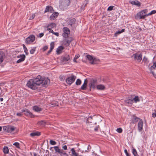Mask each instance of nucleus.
Instances as JSON below:
<instances>
[{
    "mask_svg": "<svg viewBox=\"0 0 156 156\" xmlns=\"http://www.w3.org/2000/svg\"><path fill=\"white\" fill-rule=\"evenodd\" d=\"M121 31L120 30H119L117 32H116L114 34V35H115V36H116L117 35V34H120L121 33Z\"/></svg>",
    "mask_w": 156,
    "mask_h": 156,
    "instance_id": "nucleus-47",
    "label": "nucleus"
},
{
    "mask_svg": "<svg viewBox=\"0 0 156 156\" xmlns=\"http://www.w3.org/2000/svg\"><path fill=\"white\" fill-rule=\"evenodd\" d=\"M44 35V34L43 33H41L39 34V37L40 38L42 37Z\"/></svg>",
    "mask_w": 156,
    "mask_h": 156,
    "instance_id": "nucleus-59",
    "label": "nucleus"
},
{
    "mask_svg": "<svg viewBox=\"0 0 156 156\" xmlns=\"http://www.w3.org/2000/svg\"><path fill=\"white\" fill-rule=\"evenodd\" d=\"M35 51V49L34 48H32L30 51V53L31 54H33Z\"/></svg>",
    "mask_w": 156,
    "mask_h": 156,
    "instance_id": "nucleus-45",
    "label": "nucleus"
},
{
    "mask_svg": "<svg viewBox=\"0 0 156 156\" xmlns=\"http://www.w3.org/2000/svg\"><path fill=\"white\" fill-rule=\"evenodd\" d=\"M64 48L62 46H60L57 49L56 51L57 54H59L62 52V50H63Z\"/></svg>",
    "mask_w": 156,
    "mask_h": 156,
    "instance_id": "nucleus-23",
    "label": "nucleus"
},
{
    "mask_svg": "<svg viewBox=\"0 0 156 156\" xmlns=\"http://www.w3.org/2000/svg\"><path fill=\"white\" fill-rule=\"evenodd\" d=\"M54 12V10L53 8L50 6H46L44 10V12H49L50 13H53Z\"/></svg>",
    "mask_w": 156,
    "mask_h": 156,
    "instance_id": "nucleus-15",
    "label": "nucleus"
},
{
    "mask_svg": "<svg viewBox=\"0 0 156 156\" xmlns=\"http://www.w3.org/2000/svg\"><path fill=\"white\" fill-rule=\"evenodd\" d=\"M143 121L142 119L140 120L138 124V129L139 131H141L143 129Z\"/></svg>",
    "mask_w": 156,
    "mask_h": 156,
    "instance_id": "nucleus-13",
    "label": "nucleus"
},
{
    "mask_svg": "<svg viewBox=\"0 0 156 156\" xmlns=\"http://www.w3.org/2000/svg\"><path fill=\"white\" fill-rule=\"evenodd\" d=\"M50 83V80L48 78H42L41 76L38 75L35 78L29 80L27 85L28 87L34 90L41 84L43 87H46Z\"/></svg>",
    "mask_w": 156,
    "mask_h": 156,
    "instance_id": "nucleus-1",
    "label": "nucleus"
},
{
    "mask_svg": "<svg viewBox=\"0 0 156 156\" xmlns=\"http://www.w3.org/2000/svg\"><path fill=\"white\" fill-rule=\"evenodd\" d=\"M99 62V59L94 58L92 61L91 62H90V63L92 64H95L98 63Z\"/></svg>",
    "mask_w": 156,
    "mask_h": 156,
    "instance_id": "nucleus-24",
    "label": "nucleus"
},
{
    "mask_svg": "<svg viewBox=\"0 0 156 156\" xmlns=\"http://www.w3.org/2000/svg\"><path fill=\"white\" fill-rule=\"evenodd\" d=\"M156 13V11L155 10H153L152 11L148 13L147 14V16L151 15L152 14H154Z\"/></svg>",
    "mask_w": 156,
    "mask_h": 156,
    "instance_id": "nucleus-39",
    "label": "nucleus"
},
{
    "mask_svg": "<svg viewBox=\"0 0 156 156\" xmlns=\"http://www.w3.org/2000/svg\"><path fill=\"white\" fill-rule=\"evenodd\" d=\"M147 10L145 9L138 12L135 16L136 19H144L147 16Z\"/></svg>",
    "mask_w": 156,
    "mask_h": 156,
    "instance_id": "nucleus-2",
    "label": "nucleus"
},
{
    "mask_svg": "<svg viewBox=\"0 0 156 156\" xmlns=\"http://www.w3.org/2000/svg\"><path fill=\"white\" fill-rule=\"evenodd\" d=\"M149 60L147 57L145 56H144V58H143L142 60V62L144 63V65L147 66L149 63Z\"/></svg>",
    "mask_w": 156,
    "mask_h": 156,
    "instance_id": "nucleus-26",
    "label": "nucleus"
},
{
    "mask_svg": "<svg viewBox=\"0 0 156 156\" xmlns=\"http://www.w3.org/2000/svg\"><path fill=\"white\" fill-rule=\"evenodd\" d=\"M35 15L34 14H32V15L30 16L29 18V20H32L35 17Z\"/></svg>",
    "mask_w": 156,
    "mask_h": 156,
    "instance_id": "nucleus-49",
    "label": "nucleus"
},
{
    "mask_svg": "<svg viewBox=\"0 0 156 156\" xmlns=\"http://www.w3.org/2000/svg\"><path fill=\"white\" fill-rule=\"evenodd\" d=\"M62 148L65 150H67V146L66 145H65L62 147Z\"/></svg>",
    "mask_w": 156,
    "mask_h": 156,
    "instance_id": "nucleus-54",
    "label": "nucleus"
},
{
    "mask_svg": "<svg viewBox=\"0 0 156 156\" xmlns=\"http://www.w3.org/2000/svg\"><path fill=\"white\" fill-rule=\"evenodd\" d=\"M5 57V55L3 52L0 51V64L3 61Z\"/></svg>",
    "mask_w": 156,
    "mask_h": 156,
    "instance_id": "nucleus-21",
    "label": "nucleus"
},
{
    "mask_svg": "<svg viewBox=\"0 0 156 156\" xmlns=\"http://www.w3.org/2000/svg\"><path fill=\"white\" fill-rule=\"evenodd\" d=\"M92 118L91 116L89 117L87 119V122L88 123H91L92 122L91 121Z\"/></svg>",
    "mask_w": 156,
    "mask_h": 156,
    "instance_id": "nucleus-37",
    "label": "nucleus"
},
{
    "mask_svg": "<svg viewBox=\"0 0 156 156\" xmlns=\"http://www.w3.org/2000/svg\"><path fill=\"white\" fill-rule=\"evenodd\" d=\"M73 40V38L72 37H69L65 39V41L66 42L67 45L69 46L70 42Z\"/></svg>",
    "mask_w": 156,
    "mask_h": 156,
    "instance_id": "nucleus-22",
    "label": "nucleus"
},
{
    "mask_svg": "<svg viewBox=\"0 0 156 156\" xmlns=\"http://www.w3.org/2000/svg\"><path fill=\"white\" fill-rule=\"evenodd\" d=\"M94 130L95 131H98V127H96L94 129Z\"/></svg>",
    "mask_w": 156,
    "mask_h": 156,
    "instance_id": "nucleus-61",
    "label": "nucleus"
},
{
    "mask_svg": "<svg viewBox=\"0 0 156 156\" xmlns=\"http://www.w3.org/2000/svg\"><path fill=\"white\" fill-rule=\"evenodd\" d=\"M120 31H121V33H122V32H124V31H125V29H122L121 30H120Z\"/></svg>",
    "mask_w": 156,
    "mask_h": 156,
    "instance_id": "nucleus-63",
    "label": "nucleus"
},
{
    "mask_svg": "<svg viewBox=\"0 0 156 156\" xmlns=\"http://www.w3.org/2000/svg\"><path fill=\"white\" fill-rule=\"evenodd\" d=\"M34 156H37V154L36 153H34Z\"/></svg>",
    "mask_w": 156,
    "mask_h": 156,
    "instance_id": "nucleus-64",
    "label": "nucleus"
},
{
    "mask_svg": "<svg viewBox=\"0 0 156 156\" xmlns=\"http://www.w3.org/2000/svg\"><path fill=\"white\" fill-rule=\"evenodd\" d=\"M45 122L42 120L38 121L37 123V124L39 126H42L44 125L45 124Z\"/></svg>",
    "mask_w": 156,
    "mask_h": 156,
    "instance_id": "nucleus-35",
    "label": "nucleus"
},
{
    "mask_svg": "<svg viewBox=\"0 0 156 156\" xmlns=\"http://www.w3.org/2000/svg\"><path fill=\"white\" fill-rule=\"evenodd\" d=\"M22 112H24L25 115L26 116L30 117L31 118H33L34 117V116L32 113L30 112L29 110L26 108H24L23 109Z\"/></svg>",
    "mask_w": 156,
    "mask_h": 156,
    "instance_id": "nucleus-9",
    "label": "nucleus"
},
{
    "mask_svg": "<svg viewBox=\"0 0 156 156\" xmlns=\"http://www.w3.org/2000/svg\"><path fill=\"white\" fill-rule=\"evenodd\" d=\"M48 30L49 31V32L51 33H52V34H53V32H54L53 30H52L51 28H48Z\"/></svg>",
    "mask_w": 156,
    "mask_h": 156,
    "instance_id": "nucleus-51",
    "label": "nucleus"
},
{
    "mask_svg": "<svg viewBox=\"0 0 156 156\" xmlns=\"http://www.w3.org/2000/svg\"><path fill=\"white\" fill-rule=\"evenodd\" d=\"M134 95H133L132 96V100L133 101H134L135 102H139L140 101V100L139 99V97L138 96H135L134 98L133 97Z\"/></svg>",
    "mask_w": 156,
    "mask_h": 156,
    "instance_id": "nucleus-30",
    "label": "nucleus"
},
{
    "mask_svg": "<svg viewBox=\"0 0 156 156\" xmlns=\"http://www.w3.org/2000/svg\"><path fill=\"white\" fill-rule=\"evenodd\" d=\"M54 148L56 152L58 154L62 153V150L59 149L58 146H55L53 147Z\"/></svg>",
    "mask_w": 156,
    "mask_h": 156,
    "instance_id": "nucleus-25",
    "label": "nucleus"
},
{
    "mask_svg": "<svg viewBox=\"0 0 156 156\" xmlns=\"http://www.w3.org/2000/svg\"><path fill=\"white\" fill-rule=\"evenodd\" d=\"M76 78V76L74 75H71L68 77L66 80V82L69 85H71L73 83Z\"/></svg>",
    "mask_w": 156,
    "mask_h": 156,
    "instance_id": "nucleus-5",
    "label": "nucleus"
},
{
    "mask_svg": "<svg viewBox=\"0 0 156 156\" xmlns=\"http://www.w3.org/2000/svg\"><path fill=\"white\" fill-rule=\"evenodd\" d=\"M56 27V25L55 23H51L48 24L47 26V28H55Z\"/></svg>",
    "mask_w": 156,
    "mask_h": 156,
    "instance_id": "nucleus-31",
    "label": "nucleus"
},
{
    "mask_svg": "<svg viewBox=\"0 0 156 156\" xmlns=\"http://www.w3.org/2000/svg\"><path fill=\"white\" fill-rule=\"evenodd\" d=\"M140 119L137 117H136L135 116H133V117L132 121L133 123H136L139 120H140Z\"/></svg>",
    "mask_w": 156,
    "mask_h": 156,
    "instance_id": "nucleus-27",
    "label": "nucleus"
},
{
    "mask_svg": "<svg viewBox=\"0 0 156 156\" xmlns=\"http://www.w3.org/2000/svg\"><path fill=\"white\" fill-rule=\"evenodd\" d=\"M16 115L20 117H22L23 116V114L21 112L17 113Z\"/></svg>",
    "mask_w": 156,
    "mask_h": 156,
    "instance_id": "nucleus-53",
    "label": "nucleus"
},
{
    "mask_svg": "<svg viewBox=\"0 0 156 156\" xmlns=\"http://www.w3.org/2000/svg\"><path fill=\"white\" fill-rule=\"evenodd\" d=\"M35 40V37L33 35H30L26 39L25 42L27 44L33 42Z\"/></svg>",
    "mask_w": 156,
    "mask_h": 156,
    "instance_id": "nucleus-4",
    "label": "nucleus"
},
{
    "mask_svg": "<svg viewBox=\"0 0 156 156\" xmlns=\"http://www.w3.org/2000/svg\"><path fill=\"white\" fill-rule=\"evenodd\" d=\"M48 48V46H45L43 48V51H45Z\"/></svg>",
    "mask_w": 156,
    "mask_h": 156,
    "instance_id": "nucleus-52",
    "label": "nucleus"
},
{
    "mask_svg": "<svg viewBox=\"0 0 156 156\" xmlns=\"http://www.w3.org/2000/svg\"><path fill=\"white\" fill-rule=\"evenodd\" d=\"M13 145L15 146L16 147L18 148H20V144L18 142H15L13 143Z\"/></svg>",
    "mask_w": 156,
    "mask_h": 156,
    "instance_id": "nucleus-41",
    "label": "nucleus"
},
{
    "mask_svg": "<svg viewBox=\"0 0 156 156\" xmlns=\"http://www.w3.org/2000/svg\"><path fill=\"white\" fill-rule=\"evenodd\" d=\"M125 102L126 105L127 104L128 105H131L133 102L132 100V97H129L125 100Z\"/></svg>",
    "mask_w": 156,
    "mask_h": 156,
    "instance_id": "nucleus-12",
    "label": "nucleus"
},
{
    "mask_svg": "<svg viewBox=\"0 0 156 156\" xmlns=\"http://www.w3.org/2000/svg\"><path fill=\"white\" fill-rule=\"evenodd\" d=\"M3 151L5 154H7L9 152V150L8 147L6 146L4 147L3 149Z\"/></svg>",
    "mask_w": 156,
    "mask_h": 156,
    "instance_id": "nucleus-32",
    "label": "nucleus"
},
{
    "mask_svg": "<svg viewBox=\"0 0 156 156\" xmlns=\"http://www.w3.org/2000/svg\"><path fill=\"white\" fill-rule=\"evenodd\" d=\"M142 54L136 53L132 55V57L133 58L134 60L139 63L142 60Z\"/></svg>",
    "mask_w": 156,
    "mask_h": 156,
    "instance_id": "nucleus-3",
    "label": "nucleus"
},
{
    "mask_svg": "<svg viewBox=\"0 0 156 156\" xmlns=\"http://www.w3.org/2000/svg\"><path fill=\"white\" fill-rule=\"evenodd\" d=\"M76 20L75 18L71 19L69 21V24L72 26L73 24L75 23Z\"/></svg>",
    "mask_w": 156,
    "mask_h": 156,
    "instance_id": "nucleus-33",
    "label": "nucleus"
},
{
    "mask_svg": "<svg viewBox=\"0 0 156 156\" xmlns=\"http://www.w3.org/2000/svg\"><path fill=\"white\" fill-rule=\"evenodd\" d=\"M86 57L87 59L90 62H91L92 61L94 58L92 56L90 55H87L86 56Z\"/></svg>",
    "mask_w": 156,
    "mask_h": 156,
    "instance_id": "nucleus-34",
    "label": "nucleus"
},
{
    "mask_svg": "<svg viewBox=\"0 0 156 156\" xmlns=\"http://www.w3.org/2000/svg\"><path fill=\"white\" fill-rule=\"evenodd\" d=\"M54 42H51L50 44V49L53 50L54 47Z\"/></svg>",
    "mask_w": 156,
    "mask_h": 156,
    "instance_id": "nucleus-44",
    "label": "nucleus"
},
{
    "mask_svg": "<svg viewBox=\"0 0 156 156\" xmlns=\"http://www.w3.org/2000/svg\"><path fill=\"white\" fill-rule=\"evenodd\" d=\"M64 33L62 34L63 36L65 37H67L68 35L70 33V31L69 29L67 27H64L63 29Z\"/></svg>",
    "mask_w": 156,
    "mask_h": 156,
    "instance_id": "nucleus-10",
    "label": "nucleus"
},
{
    "mask_svg": "<svg viewBox=\"0 0 156 156\" xmlns=\"http://www.w3.org/2000/svg\"><path fill=\"white\" fill-rule=\"evenodd\" d=\"M97 80L96 79L91 80L90 83L89 84V86L90 88V90H91V88L94 89L95 87V86H97Z\"/></svg>",
    "mask_w": 156,
    "mask_h": 156,
    "instance_id": "nucleus-7",
    "label": "nucleus"
},
{
    "mask_svg": "<svg viewBox=\"0 0 156 156\" xmlns=\"http://www.w3.org/2000/svg\"><path fill=\"white\" fill-rule=\"evenodd\" d=\"M81 81L80 79H77L76 82V84L77 85H80L81 84Z\"/></svg>",
    "mask_w": 156,
    "mask_h": 156,
    "instance_id": "nucleus-38",
    "label": "nucleus"
},
{
    "mask_svg": "<svg viewBox=\"0 0 156 156\" xmlns=\"http://www.w3.org/2000/svg\"><path fill=\"white\" fill-rule=\"evenodd\" d=\"M70 57L69 55H66L62 57V61L63 62H66L70 60Z\"/></svg>",
    "mask_w": 156,
    "mask_h": 156,
    "instance_id": "nucleus-19",
    "label": "nucleus"
},
{
    "mask_svg": "<svg viewBox=\"0 0 156 156\" xmlns=\"http://www.w3.org/2000/svg\"><path fill=\"white\" fill-rule=\"evenodd\" d=\"M129 3L132 5H136L138 7H140L141 5L140 2L136 0H130L129 1Z\"/></svg>",
    "mask_w": 156,
    "mask_h": 156,
    "instance_id": "nucleus-11",
    "label": "nucleus"
},
{
    "mask_svg": "<svg viewBox=\"0 0 156 156\" xmlns=\"http://www.w3.org/2000/svg\"><path fill=\"white\" fill-rule=\"evenodd\" d=\"M97 89L99 90H104L105 88V87L104 85L102 84H99L96 86Z\"/></svg>",
    "mask_w": 156,
    "mask_h": 156,
    "instance_id": "nucleus-29",
    "label": "nucleus"
},
{
    "mask_svg": "<svg viewBox=\"0 0 156 156\" xmlns=\"http://www.w3.org/2000/svg\"><path fill=\"white\" fill-rule=\"evenodd\" d=\"M58 15V13L57 12H53L50 17V20H53L56 17H57Z\"/></svg>",
    "mask_w": 156,
    "mask_h": 156,
    "instance_id": "nucleus-17",
    "label": "nucleus"
},
{
    "mask_svg": "<svg viewBox=\"0 0 156 156\" xmlns=\"http://www.w3.org/2000/svg\"><path fill=\"white\" fill-rule=\"evenodd\" d=\"M91 148V147L90 145H88L87 147V149L88 150H89V149H90Z\"/></svg>",
    "mask_w": 156,
    "mask_h": 156,
    "instance_id": "nucleus-62",
    "label": "nucleus"
},
{
    "mask_svg": "<svg viewBox=\"0 0 156 156\" xmlns=\"http://www.w3.org/2000/svg\"><path fill=\"white\" fill-rule=\"evenodd\" d=\"M15 129V128L13 126H7L3 127V130L9 133H11L13 132Z\"/></svg>",
    "mask_w": 156,
    "mask_h": 156,
    "instance_id": "nucleus-6",
    "label": "nucleus"
},
{
    "mask_svg": "<svg viewBox=\"0 0 156 156\" xmlns=\"http://www.w3.org/2000/svg\"><path fill=\"white\" fill-rule=\"evenodd\" d=\"M87 79L85 80L83 84L81 87V90H86L87 87Z\"/></svg>",
    "mask_w": 156,
    "mask_h": 156,
    "instance_id": "nucleus-20",
    "label": "nucleus"
},
{
    "mask_svg": "<svg viewBox=\"0 0 156 156\" xmlns=\"http://www.w3.org/2000/svg\"><path fill=\"white\" fill-rule=\"evenodd\" d=\"M33 109L37 112H39L43 110V108L37 105L34 106L33 107Z\"/></svg>",
    "mask_w": 156,
    "mask_h": 156,
    "instance_id": "nucleus-18",
    "label": "nucleus"
},
{
    "mask_svg": "<svg viewBox=\"0 0 156 156\" xmlns=\"http://www.w3.org/2000/svg\"><path fill=\"white\" fill-rule=\"evenodd\" d=\"M23 49H24V52L27 51L28 50H27V48H26V47H24Z\"/></svg>",
    "mask_w": 156,
    "mask_h": 156,
    "instance_id": "nucleus-60",
    "label": "nucleus"
},
{
    "mask_svg": "<svg viewBox=\"0 0 156 156\" xmlns=\"http://www.w3.org/2000/svg\"><path fill=\"white\" fill-rule=\"evenodd\" d=\"M113 7H114L113 6H110L108 7L107 10L108 11H111L113 9Z\"/></svg>",
    "mask_w": 156,
    "mask_h": 156,
    "instance_id": "nucleus-48",
    "label": "nucleus"
},
{
    "mask_svg": "<svg viewBox=\"0 0 156 156\" xmlns=\"http://www.w3.org/2000/svg\"><path fill=\"white\" fill-rule=\"evenodd\" d=\"M132 152L134 156H136V155L137 154V152L136 151L135 149H133Z\"/></svg>",
    "mask_w": 156,
    "mask_h": 156,
    "instance_id": "nucleus-42",
    "label": "nucleus"
},
{
    "mask_svg": "<svg viewBox=\"0 0 156 156\" xmlns=\"http://www.w3.org/2000/svg\"><path fill=\"white\" fill-rule=\"evenodd\" d=\"M71 151L72 152V156H79V154L76 152L75 149L74 148H72L71 149Z\"/></svg>",
    "mask_w": 156,
    "mask_h": 156,
    "instance_id": "nucleus-28",
    "label": "nucleus"
},
{
    "mask_svg": "<svg viewBox=\"0 0 156 156\" xmlns=\"http://www.w3.org/2000/svg\"><path fill=\"white\" fill-rule=\"evenodd\" d=\"M122 129L121 128H117L116 130V131L119 133H121L122 132Z\"/></svg>",
    "mask_w": 156,
    "mask_h": 156,
    "instance_id": "nucleus-46",
    "label": "nucleus"
},
{
    "mask_svg": "<svg viewBox=\"0 0 156 156\" xmlns=\"http://www.w3.org/2000/svg\"><path fill=\"white\" fill-rule=\"evenodd\" d=\"M80 55H76L75 57L74 58V60L75 59H78Z\"/></svg>",
    "mask_w": 156,
    "mask_h": 156,
    "instance_id": "nucleus-56",
    "label": "nucleus"
},
{
    "mask_svg": "<svg viewBox=\"0 0 156 156\" xmlns=\"http://www.w3.org/2000/svg\"><path fill=\"white\" fill-rule=\"evenodd\" d=\"M17 57L18 58H20L16 62L17 63H19L24 60L26 56L24 55L23 54L20 55V56H18Z\"/></svg>",
    "mask_w": 156,
    "mask_h": 156,
    "instance_id": "nucleus-16",
    "label": "nucleus"
},
{
    "mask_svg": "<svg viewBox=\"0 0 156 156\" xmlns=\"http://www.w3.org/2000/svg\"><path fill=\"white\" fill-rule=\"evenodd\" d=\"M152 116L154 118H155L156 117V111H155V113H152Z\"/></svg>",
    "mask_w": 156,
    "mask_h": 156,
    "instance_id": "nucleus-55",
    "label": "nucleus"
},
{
    "mask_svg": "<svg viewBox=\"0 0 156 156\" xmlns=\"http://www.w3.org/2000/svg\"><path fill=\"white\" fill-rule=\"evenodd\" d=\"M41 134V132L38 131H34L31 133L30 134V135L31 137H34L35 136H39Z\"/></svg>",
    "mask_w": 156,
    "mask_h": 156,
    "instance_id": "nucleus-14",
    "label": "nucleus"
},
{
    "mask_svg": "<svg viewBox=\"0 0 156 156\" xmlns=\"http://www.w3.org/2000/svg\"><path fill=\"white\" fill-rule=\"evenodd\" d=\"M50 143L51 144L53 145H56V142L55 141L52 140H50Z\"/></svg>",
    "mask_w": 156,
    "mask_h": 156,
    "instance_id": "nucleus-43",
    "label": "nucleus"
},
{
    "mask_svg": "<svg viewBox=\"0 0 156 156\" xmlns=\"http://www.w3.org/2000/svg\"><path fill=\"white\" fill-rule=\"evenodd\" d=\"M52 50L51 49H50L49 51H48L47 53V55H49L50 53H51V52L52 51Z\"/></svg>",
    "mask_w": 156,
    "mask_h": 156,
    "instance_id": "nucleus-58",
    "label": "nucleus"
},
{
    "mask_svg": "<svg viewBox=\"0 0 156 156\" xmlns=\"http://www.w3.org/2000/svg\"><path fill=\"white\" fill-rule=\"evenodd\" d=\"M53 34H54L58 37V36L59 35V33L58 32H53Z\"/></svg>",
    "mask_w": 156,
    "mask_h": 156,
    "instance_id": "nucleus-57",
    "label": "nucleus"
},
{
    "mask_svg": "<svg viewBox=\"0 0 156 156\" xmlns=\"http://www.w3.org/2000/svg\"><path fill=\"white\" fill-rule=\"evenodd\" d=\"M156 68V62H154V64L153 66H151L150 68V69L151 70L152 69H155Z\"/></svg>",
    "mask_w": 156,
    "mask_h": 156,
    "instance_id": "nucleus-40",
    "label": "nucleus"
},
{
    "mask_svg": "<svg viewBox=\"0 0 156 156\" xmlns=\"http://www.w3.org/2000/svg\"><path fill=\"white\" fill-rule=\"evenodd\" d=\"M70 2V0H61L60 4L63 7H66L69 5Z\"/></svg>",
    "mask_w": 156,
    "mask_h": 156,
    "instance_id": "nucleus-8",
    "label": "nucleus"
},
{
    "mask_svg": "<svg viewBox=\"0 0 156 156\" xmlns=\"http://www.w3.org/2000/svg\"><path fill=\"white\" fill-rule=\"evenodd\" d=\"M124 152L126 154V156H130V155L129 153L127 152V150L126 149H125L124 150Z\"/></svg>",
    "mask_w": 156,
    "mask_h": 156,
    "instance_id": "nucleus-50",
    "label": "nucleus"
},
{
    "mask_svg": "<svg viewBox=\"0 0 156 156\" xmlns=\"http://www.w3.org/2000/svg\"><path fill=\"white\" fill-rule=\"evenodd\" d=\"M61 152H62V153H60L59 154H60V156H69L68 154L64 151L63 150H62V151Z\"/></svg>",
    "mask_w": 156,
    "mask_h": 156,
    "instance_id": "nucleus-36",
    "label": "nucleus"
}]
</instances>
